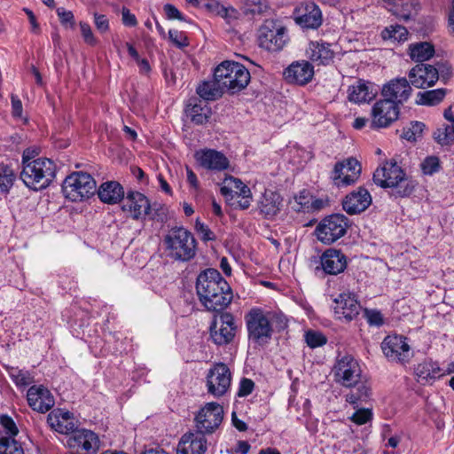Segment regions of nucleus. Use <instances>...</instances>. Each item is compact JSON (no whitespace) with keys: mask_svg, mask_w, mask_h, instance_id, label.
<instances>
[{"mask_svg":"<svg viewBox=\"0 0 454 454\" xmlns=\"http://www.w3.org/2000/svg\"><path fill=\"white\" fill-rule=\"evenodd\" d=\"M304 337L307 345L312 348L323 346L326 343V338L319 332L308 331Z\"/></svg>","mask_w":454,"mask_h":454,"instance_id":"nucleus-47","label":"nucleus"},{"mask_svg":"<svg viewBox=\"0 0 454 454\" xmlns=\"http://www.w3.org/2000/svg\"><path fill=\"white\" fill-rule=\"evenodd\" d=\"M121 14L122 22L125 26L135 27L137 24L136 16L128 8H123Z\"/></svg>","mask_w":454,"mask_h":454,"instance_id":"nucleus-59","label":"nucleus"},{"mask_svg":"<svg viewBox=\"0 0 454 454\" xmlns=\"http://www.w3.org/2000/svg\"><path fill=\"white\" fill-rule=\"evenodd\" d=\"M374 183L382 188H390V195L395 198L410 196L413 190V182L395 161L386 162L373 174Z\"/></svg>","mask_w":454,"mask_h":454,"instance_id":"nucleus-4","label":"nucleus"},{"mask_svg":"<svg viewBox=\"0 0 454 454\" xmlns=\"http://www.w3.org/2000/svg\"><path fill=\"white\" fill-rule=\"evenodd\" d=\"M449 32L454 35V0H450V8L448 18Z\"/></svg>","mask_w":454,"mask_h":454,"instance_id":"nucleus-64","label":"nucleus"},{"mask_svg":"<svg viewBox=\"0 0 454 454\" xmlns=\"http://www.w3.org/2000/svg\"><path fill=\"white\" fill-rule=\"evenodd\" d=\"M9 377L20 388H26L34 382V376L28 371L10 365L4 366Z\"/></svg>","mask_w":454,"mask_h":454,"instance_id":"nucleus-37","label":"nucleus"},{"mask_svg":"<svg viewBox=\"0 0 454 454\" xmlns=\"http://www.w3.org/2000/svg\"><path fill=\"white\" fill-rule=\"evenodd\" d=\"M94 22L97 29L100 33H106L109 29V20L104 14H94Z\"/></svg>","mask_w":454,"mask_h":454,"instance_id":"nucleus-56","label":"nucleus"},{"mask_svg":"<svg viewBox=\"0 0 454 454\" xmlns=\"http://www.w3.org/2000/svg\"><path fill=\"white\" fill-rule=\"evenodd\" d=\"M254 388V382L248 378H242L239 381L238 391L239 397L247 396L252 394Z\"/></svg>","mask_w":454,"mask_h":454,"instance_id":"nucleus-52","label":"nucleus"},{"mask_svg":"<svg viewBox=\"0 0 454 454\" xmlns=\"http://www.w3.org/2000/svg\"><path fill=\"white\" fill-rule=\"evenodd\" d=\"M434 55V47L428 42H419L409 45L410 58L419 63H424Z\"/></svg>","mask_w":454,"mask_h":454,"instance_id":"nucleus-34","label":"nucleus"},{"mask_svg":"<svg viewBox=\"0 0 454 454\" xmlns=\"http://www.w3.org/2000/svg\"><path fill=\"white\" fill-rule=\"evenodd\" d=\"M243 182L233 176H229L224 179V184L221 187V193L224 196L231 195V193H238Z\"/></svg>","mask_w":454,"mask_h":454,"instance_id":"nucleus-46","label":"nucleus"},{"mask_svg":"<svg viewBox=\"0 0 454 454\" xmlns=\"http://www.w3.org/2000/svg\"><path fill=\"white\" fill-rule=\"evenodd\" d=\"M282 202L283 200L279 193L266 190L258 202L260 213L266 218H272L279 213Z\"/></svg>","mask_w":454,"mask_h":454,"instance_id":"nucleus-29","label":"nucleus"},{"mask_svg":"<svg viewBox=\"0 0 454 454\" xmlns=\"http://www.w3.org/2000/svg\"><path fill=\"white\" fill-rule=\"evenodd\" d=\"M425 124L420 121H412L410 126L403 129V137L409 141H416L421 137Z\"/></svg>","mask_w":454,"mask_h":454,"instance_id":"nucleus-43","label":"nucleus"},{"mask_svg":"<svg viewBox=\"0 0 454 454\" xmlns=\"http://www.w3.org/2000/svg\"><path fill=\"white\" fill-rule=\"evenodd\" d=\"M446 89H435L420 91L417 94L416 104L420 106H433L440 104L445 98Z\"/></svg>","mask_w":454,"mask_h":454,"instance_id":"nucleus-36","label":"nucleus"},{"mask_svg":"<svg viewBox=\"0 0 454 454\" xmlns=\"http://www.w3.org/2000/svg\"><path fill=\"white\" fill-rule=\"evenodd\" d=\"M361 174V166L355 158H348L335 163L331 179L337 187H345L355 184Z\"/></svg>","mask_w":454,"mask_h":454,"instance_id":"nucleus-14","label":"nucleus"},{"mask_svg":"<svg viewBox=\"0 0 454 454\" xmlns=\"http://www.w3.org/2000/svg\"><path fill=\"white\" fill-rule=\"evenodd\" d=\"M54 414H49L47 417L48 423L56 432L65 434H74V433L78 430L77 420L74 418L62 420H57Z\"/></svg>","mask_w":454,"mask_h":454,"instance_id":"nucleus-38","label":"nucleus"},{"mask_svg":"<svg viewBox=\"0 0 454 454\" xmlns=\"http://www.w3.org/2000/svg\"><path fill=\"white\" fill-rule=\"evenodd\" d=\"M245 320L249 340L258 345H264L270 340L273 329L270 313L254 308L245 316Z\"/></svg>","mask_w":454,"mask_h":454,"instance_id":"nucleus-9","label":"nucleus"},{"mask_svg":"<svg viewBox=\"0 0 454 454\" xmlns=\"http://www.w3.org/2000/svg\"><path fill=\"white\" fill-rule=\"evenodd\" d=\"M372 387L369 384L361 382L357 387V397H367L371 395Z\"/></svg>","mask_w":454,"mask_h":454,"instance_id":"nucleus-62","label":"nucleus"},{"mask_svg":"<svg viewBox=\"0 0 454 454\" xmlns=\"http://www.w3.org/2000/svg\"><path fill=\"white\" fill-rule=\"evenodd\" d=\"M333 302L334 313L338 319L350 322L359 315L361 305L353 294H340L333 299Z\"/></svg>","mask_w":454,"mask_h":454,"instance_id":"nucleus-21","label":"nucleus"},{"mask_svg":"<svg viewBox=\"0 0 454 454\" xmlns=\"http://www.w3.org/2000/svg\"><path fill=\"white\" fill-rule=\"evenodd\" d=\"M350 220L342 214H333L323 218L315 229L317 239L330 245L342 238L350 227Z\"/></svg>","mask_w":454,"mask_h":454,"instance_id":"nucleus-10","label":"nucleus"},{"mask_svg":"<svg viewBox=\"0 0 454 454\" xmlns=\"http://www.w3.org/2000/svg\"><path fill=\"white\" fill-rule=\"evenodd\" d=\"M224 91L222 84L218 82V77L215 75L212 81L203 82L197 88L198 95L206 101H214L220 98Z\"/></svg>","mask_w":454,"mask_h":454,"instance_id":"nucleus-33","label":"nucleus"},{"mask_svg":"<svg viewBox=\"0 0 454 454\" xmlns=\"http://www.w3.org/2000/svg\"><path fill=\"white\" fill-rule=\"evenodd\" d=\"M372 203L370 192L364 187L348 193L343 202V209L349 215L359 214L364 211Z\"/></svg>","mask_w":454,"mask_h":454,"instance_id":"nucleus-26","label":"nucleus"},{"mask_svg":"<svg viewBox=\"0 0 454 454\" xmlns=\"http://www.w3.org/2000/svg\"><path fill=\"white\" fill-rule=\"evenodd\" d=\"M405 340L406 338L401 335L387 336L381 344L384 355L392 361L407 362L411 356V350Z\"/></svg>","mask_w":454,"mask_h":454,"instance_id":"nucleus-19","label":"nucleus"},{"mask_svg":"<svg viewBox=\"0 0 454 454\" xmlns=\"http://www.w3.org/2000/svg\"><path fill=\"white\" fill-rule=\"evenodd\" d=\"M347 257L340 251L334 248L326 249L320 256L321 268L325 274L337 275L347 268Z\"/></svg>","mask_w":454,"mask_h":454,"instance_id":"nucleus-25","label":"nucleus"},{"mask_svg":"<svg viewBox=\"0 0 454 454\" xmlns=\"http://www.w3.org/2000/svg\"><path fill=\"white\" fill-rule=\"evenodd\" d=\"M415 374L419 382H428L442 376L439 365L431 361H424L415 368Z\"/></svg>","mask_w":454,"mask_h":454,"instance_id":"nucleus-35","label":"nucleus"},{"mask_svg":"<svg viewBox=\"0 0 454 454\" xmlns=\"http://www.w3.org/2000/svg\"><path fill=\"white\" fill-rule=\"evenodd\" d=\"M194 156L199 164L207 169L220 171L227 168L229 165L227 158L215 150H200Z\"/></svg>","mask_w":454,"mask_h":454,"instance_id":"nucleus-27","label":"nucleus"},{"mask_svg":"<svg viewBox=\"0 0 454 454\" xmlns=\"http://www.w3.org/2000/svg\"><path fill=\"white\" fill-rule=\"evenodd\" d=\"M163 244L168 256L175 261L188 262L196 254V239L184 227L171 228L164 236Z\"/></svg>","mask_w":454,"mask_h":454,"instance_id":"nucleus-5","label":"nucleus"},{"mask_svg":"<svg viewBox=\"0 0 454 454\" xmlns=\"http://www.w3.org/2000/svg\"><path fill=\"white\" fill-rule=\"evenodd\" d=\"M58 16L59 17L60 22L62 24L70 23L71 26L74 25V14L70 11H66L64 8H59L57 10Z\"/></svg>","mask_w":454,"mask_h":454,"instance_id":"nucleus-58","label":"nucleus"},{"mask_svg":"<svg viewBox=\"0 0 454 454\" xmlns=\"http://www.w3.org/2000/svg\"><path fill=\"white\" fill-rule=\"evenodd\" d=\"M62 190L68 200L81 201L95 194L97 184L90 174L82 171L74 172L64 180Z\"/></svg>","mask_w":454,"mask_h":454,"instance_id":"nucleus-8","label":"nucleus"},{"mask_svg":"<svg viewBox=\"0 0 454 454\" xmlns=\"http://www.w3.org/2000/svg\"><path fill=\"white\" fill-rule=\"evenodd\" d=\"M207 450V440L206 435L192 430L181 437L176 454H205Z\"/></svg>","mask_w":454,"mask_h":454,"instance_id":"nucleus-22","label":"nucleus"},{"mask_svg":"<svg viewBox=\"0 0 454 454\" xmlns=\"http://www.w3.org/2000/svg\"><path fill=\"white\" fill-rule=\"evenodd\" d=\"M20 178L27 187L34 191L47 188L55 179L56 164L48 158H38L29 161L27 153L22 155Z\"/></svg>","mask_w":454,"mask_h":454,"instance_id":"nucleus-2","label":"nucleus"},{"mask_svg":"<svg viewBox=\"0 0 454 454\" xmlns=\"http://www.w3.org/2000/svg\"><path fill=\"white\" fill-rule=\"evenodd\" d=\"M0 454H24V450L16 440L0 437Z\"/></svg>","mask_w":454,"mask_h":454,"instance_id":"nucleus-41","label":"nucleus"},{"mask_svg":"<svg viewBox=\"0 0 454 454\" xmlns=\"http://www.w3.org/2000/svg\"><path fill=\"white\" fill-rule=\"evenodd\" d=\"M81 33L85 43L94 45L97 43V40L92 33L90 26L86 22H80Z\"/></svg>","mask_w":454,"mask_h":454,"instance_id":"nucleus-54","label":"nucleus"},{"mask_svg":"<svg viewBox=\"0 0 454 454\" xmlns=\"http://www.w3.org/2000/svg\"><path fill=\"white\" fill-rule=\"evenodd\" d=\"M209 331L210 338L215 344L218 346L229 344L236 333L233 316L228 312L215 315Z\"/></svg>","mask_w":454,"mask_h":454,"instance_id":"nucleus-13","label":"nucleus"},{"mask_svg":"<svg viewBox=\"0 0 454 454\" xmlns=\"http://www.w3.org/2000/svg\"><path fill=\"white\" fill-rule=\"evenodd\" d=\"M295 22L304 28H317L322 24L319 7L312 2L299 4L293 12Z\"/></svg>","mask_w":454,"mask_h":454,"instance_id":"nucleus-20","label":"nucleus"},{"mask_svg":"<svg viewBox=\"0 0 454 454\" xmlns=\"http://www.w3.org/2000/svg\"><path fill=\"white\" fill-rule=\"evenodd\" d=\"M381 35L384 40H393L396 42H403L407 40L408 30L401 25H392L386 27Z\"/></svg>","mask_w":454,"mask_h":454,"instance_id":"nucleus-39","label":"nucleus"},{"mask_svg":"<svg viewBox=\"0 0 454 454\" xmlns=\"http://www.w3.org/2000/svg\"><path fill=\"white\" fill-rule=\"evenodd\" d=\"M187 116L196 125H202L208 121L211 116V108L207 103L198 99H191L185 109Z\"/></svg>","mask_w":454,"mask_h":454,"instance_id":"nucleus-32","label":"nucleus"},{"mask_svg":"<svg viewBox=\"0 0 454 454\" xmlns=\"http://www.w3.org/2000/svg\"><path fill=\"white\" fill-rule=\"evenodd\" d=\"M307 58L317 65H328L334 57L331 44L322 41L310 42L306 49Z\"/></svg>","mask_w":454,"mask_h":454,"instance_id":"nucleus-28","label":"nucleus"},{"mask_svg":"<svg viewBox=\"0 0 454 454\" xmlns=\"http://www.w3.org/2000/svg\"><path fill=\"white\" fill-rule=\"evenodd\" d=\"M411 93V83L405 77L392 79L381 89V96L392 100L397 106L407 102Z\"/></svg>","mask_w":454,"mask_h":454,"instance_id":"nucleus-17","label":"nucleus"},{"mask_svg":"<svg viewBox=\"0 0 454 454\" xmlns=\"http://www.w3.org/2000/svg\"><path fill=\"white\" fill-rule=\"evenodd\" d=\"M28 405L33 411L39 413H45L54 405V399H27Z\"/></svg>","mask_w":454,"mask_h":454,"instance_id":"nucleus-44","label":"nucleus"},{"mask_svg":"<svg viewBox=\"0 0 454 454\" xmlns=\"http://www.w3.org/2000/svg\"><path fill=\"white\" fill-rule=\"evenodd\" d=\"M168 38L179 48L188 45L187 38L182 31L170 29L168 31Z\"/></svg>","mask_w":454,"mask_h":454,"instance_id":"nucleus-51","label":"nucleus"},{"mask_svg":"<svg viewBox=\"0 0 454 454\" xmlns=\"http://www.w3.org/2000/svg\"><path fill=\"white\" fill-rule=\"evenodd\" d=\"M348 98L350 102L361 104L372 100L377 92L373 90V85L364 80H358L350 85L348 90Z\"/></svg>","mask_w":454,"mask_h":454,"instance_id":"nucleus-30","label":"nucleus"},{"mask_svg":"<svg viewBox=\"0 0 454 454\" xmlns=\"http://www.w3.org/2000/svg\"><path fill=\"white\" fill-rule=\"evenodd\" d=\"M452 75V66L446 60H438L434 64L419 63L408 72L410 82L418 89L433 87L438 81L446 84Z\"/></svg>","mask_w":454,"mask_h":454,"instance_id":"nucleus-3","label":"nucleus"},{"mask_svg":"<svg viewBox=\"0 0 454 454\" xmlns=\"http://www.w3.org/2000/svg\"><path fill=\"white\" fill-rule=\"evenodd\" d=\"M314 75L313 66L306 60L292 63L285 71V79L291 83L304 85L309 82Z\"/></svg>","mask_w":454,"mask_h":454,"instance_id":"nucleus-24","label":"nucleus"},{"mask_svg":"<svg viewBox=\"0 0 454 454\" xmlns=\"http://www.w3.org/2000/svg\"><path fill=\"white\" fill-rule=\"evenodd\" d=\"M364 317L370 325L380 326L383 325V317L379 310L365 309Z\"/></svg>","mask_w":454,"mask_h":454,"instance_id":"nucleus-50","label":"nucleus"},{"mask_svg":"<svg viewBox=\"0 0 454 454\" xmlns=\"http://www.w3.org/2000/svg\"><path fill=\"white\" fill-rule=\"evenodd\" d=\"M97 192L100 200L106 204H116L124 198V189L116 181L103 183Z\"/></svg>","mask_w":454,"mask_h":454,"instance_id":"nucleus-31","label":"nucleus"},{"mask_svg":"<svg viewBox=\"0 0 454 454\" xmlns=\"http://www.w3.org/2000/svg\"><path fill=\"white\" fill-rule=\"evenodd\" d=\"M434 137L440 145H449L450 141L448 138V135H446V129H442V128H438L434 132Z\"/></svg>","mask_w":454,"mask_h":454,"instance_id":"nucleus-60","label":"nucleus"},{"mask_svg":"<svg viewBox=\"0 0 454 454\" xmlns=\"http://www.w3.org/2000/svg\"><path fill=\"white\" fill-rule=\"evenodd\" d=\"M231 372L224 364H217L207 374L208 393L213 395H223L231 386Z\"/></svg>","mask_w":454,"mask_h":454,"instance_id":"nucleus-18","label":"nucleus"},{"mask_svg":"<svg viewBox=\"0 0 454 454\" xmlns=\"http://www.w3.org/2000/svg\"><path fill=\"white\" fill-rule=\"evenodd\" d=\"M215 76L218 77L225 91L235 94L244 90L250 82V73L244 65L224 60L215 68Z\"/></svg>","mask_w":454,"mask_h":454,"instance_id":"nucleus-6","label":"nucleus"},{"mask_svg":"<svg viewBox=\"0 0 454 454\" xmlns=\"http://www.w3.org/2000/svg\"><path fill=\"white\" fill-rule=\"evenodd\" d=\"M15 176L12 168L0 164V193H7L13 184Z\"/></svg>","mask_w":454,"mask_h":454,"instance_id":"nucleus-40","label":"nucleus"},{"mask_svg":"<svg viewBox=\"0 0 454 454\" xmlns=\"http://www.w3.org/2000/svg\"><path fill=\"white\" fill-rule=\"evenodd\" d=\"M420 167L425 175L431 176L440 170V160L436 156H428L421 162Z\"/></svg>","mask_w":454,"mask_h":454,"instance_id":"nucleus-45","label":"nucleus"},{"mask_svg":"<svg viewBox=\"0 0 454 454\" xmlns=\"http://www.w3.org/2000/svg\"><path fill=\"white\" fill-rule=\"evenodd\" d=\"M67 444L70 448L80 449L87 454H94L99 450L100 441L91 430L78 429L68 438Z\"/></svg>","mask_w":454,"mask_h":454,"instance_id":"nucleus-23","label":"nucleus"},{"mask_svg":"<svg viewBox=\"0 0 454 454\" xmlns=\"http://www.w3.org/2000/svg\"><path fill=\"white\" fill-rule=\"evenodd\" d=\"M195 229L200 234L201 239L204 241L214 240L215 239V234L205 223L197 220L195 223Z\"/></svg>","mask_w":454,"mask_h":454,"instance_id":"nucleus-53","label":"nucleus"},{"mask_svg":"<svg viewBox=\"0 0 454 454\" xmlns=\"http://www.w3.org/2000/svg\"><path fill=\"white\" fill-rule=\"evenodd\" d=\"M164 12L168 20H184L183 14L173 4H165Z\"/></svg>","mask_w":454,"mask_h":454,"instance_id":"nucleus-57","label":"nucleus"},{"mask_svg":"<svg viewBox=\"0 0 454 454\" xmlns=\"http://www.w3.org/2000/svg\"><path fill=\"white\" fill-rule=\"evenodd\" d=\"M400 108L392 100L383 98L378 100L372 109L373 129L387 128L398 119Z\"/></svg>","mask_w":454,"mask_h":454,"instance_id":"nucleus-16","label":"nucleus"},{"mask_svg":"<svg viewBox=\"0 0 454 454\" xmlns=\"http://www.w3.org/2000/svg\"><path fill=\"white\" fill-rule=\"evenodd\" d=\"M49 414H54L57 417V420L69 419L74 418L73 413H71L68 411H64L62 409H55Z\"/></svg>","mask_w":454,"mask_h":454,"instance_id":"nucleus-63","label":"nucleus"},{"mask_svg":"<svg viewBox=\"0 0 454 454\" xmlns=\"http://www.w3.org/2000/svg\"><path fill=\"white\" fill-rule=\"evenodd\" d=\"M372 418V410L369 408H361L356 410L352 416L350 417V420L356 425H364L370 421Z\"/></svg>","mask_w":454,"mask_h":454,"instance_id":"nucleus-49","label":"nucleus"},{"mask_svg":"<svg viewBox=\"0 0 454 454\" xmlns=\"http://www.w3.org/2000/svg\"><path fill=\"white\" fill-rule=\"evenodd\" d=\"M333 373L337 382L350 387L358 382L361 370L357 361L352 356L345 355L337 360Z\"/></svg>","mask_w":454,"mask_h":454,"instance_id":"nucleus-15","label":"nucleus"},{"mask_svg":"<svg viewBox=\"0 0 454 454\" xmlns=\"http://www.w3.org/2000/svg\"><path fill=\"white\" fill-rule=\"evenodd\" d=\"M11 99L13 116L20 117L22 114V103L20 99L15 95H12Z\"/></svg>","mask_w":454,"mask_h":454,"instance_id":"nucleus-61","label":"nucleus"},{"mask_svg":"<svg viewBox=\"0 0 454 454\" xmlns=\"http://www.w3.org/2000/svg\"><path fill=\"white\" fill-rule=\"evenodd\" d=\"M0 424L3 427L4 433L6 434L5 437L13 439V436L19 433L18 427L12 418L3 415L0 417Z\"/></svg>","mask_w":454,"mask_h":454,"instance_id":"nucleus-48","label":"nucleus"},{"mask_svg":"<svg viewBox=\"0 0 454 454\" xmlns=\"http://www.w3.org/2000/svg\"><path fill=\"white\" fill-rule=\"evenodd\" d=\"M259 45L269 51H278L288 41L285 27L273 20H267L258 31Z\"/></svg>","mask_w":454,"mask_h":454,"instance_id":"nucleus-12","label":"nucleus"},{"mask_svg":"<svg viewBox=\"0 0 454 454\" xmlns=\"http://www.w3.org/2000/svg\"><path fill=\"white\" fill-rule=\"evenodd\" d=\"M124 201L121 205L123 212H127L134 220L145 218L150 215L153 219L165 215V208L157 203L153 205L148 198L139 192L129 191L124 196Z\"/></svg>","mask_w":454,"mask_h":454,"instance_id":"nucleus-7","label":"nucleus"},{"mask_svg":"<svg viewBox=\"0 0 454 454\" xmlns=\"http://www.w3.org/2000/svg\"><path fill=\"white\" fill-rule=\"evenodd\" d=\"M223 419V407L216 402L207 403L194 416V430L206 436L213 434L220 427Z\"/></svg>","mask_w":454,"mask_h":454,"instance_id":"nucleus-11","label":"nucleus"},{"mask_svg":"<svg viewBox=\"0 0 454 454\" xmlns=\"http://www.w3.org/2000/svg\"><path fill=\"white\" fill-rule=\"evenodd\" d=\"M37 395L38 397H52L51 392L43 385L31 386L27 394V397Z\"/></svg>","mask_w":454,"mask_h":454,"instance_id":"nucleus-55","label":"nucleus"},{"mask_svg":"<svg viewBox=\"0 0 454 454\" xmlns=\"http://www.w3.org/2000/svg\"><path fill=\"white\" fill-rule=\"evenodd\" d=\"M310 199L308 191L303 190L300 192L298 195L294 196V201H291L293 209L297 212L308 209L309 207Z\"/></svg>","mask_w":454,"mask_h":454,"instance_id":"nucleus-42","label":"nucleus"},{"mask_svg":"<svg viewBox=\"0 0 454 454\" xmlns=\"http://www.w3.org/2000/svg\"><path fill=\"white\" fill-rule=\"evenodd\" d=\"M196 291L201 304L207 309L215 312L223 311L233 298L228 282L217 270L211 268L199 274Z\"/></svg>","mask_w":454,"mask_h":454,"instance_id":"nucleus-1","label":"nucleus"}]
</instances>
